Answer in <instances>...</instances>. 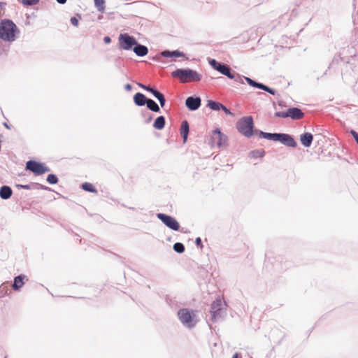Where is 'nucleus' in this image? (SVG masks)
Listing matches in <instances>:
<instances>
[{
    "label": "nucleus",
    "mask_w": 358,
    "mask_h": 358,
    "mask_svg": "<svg viewBox=\"0 0 358 358\" xmlns=\"http://www.w3.org/2000/svg\"><path fill=\"white\" fill-rule=\"evenodd\" d=\"M124 89L127 90V91H131V89H132V87L130 84H127L125 85L124 86Z\"/></svg>",
    "instance_id": "79ce46f5"
},
{
    "label": "nucleus",
    "mask_w": 358,
    "mask_h": 358,
    "mask_svg": "<svg viewBox=\"0 0 358 358\" xmlns=\"http://www.w3.org/2000/svg\"><path fill=\"white\" fill-rule=\"evenodd\" d=\"M209 317H206V320L208 323L209 326L211 327L212 323L217 321L220 319H222V315H208Z\"/></svg>",
    "instance_id": "bb28decb"
},
{
    "label": "nucleus",
    "mask_w": 358,
    "mask_h": 358,
    "mask_svg": "<svg viewBox=\"0 0 358 358\" xmlns=\"http://www.w3.org/2000/svg\"><path fill=\"white\" fill-rule=\"evenodd\" d=\"M120 47L125 50H129L136 44V39L127 34H121L119 36Z\"/></svg>",
    "instance_id": "0eeeda50"
},
{
    "label": "nucleus",
    "mask_w": 358,
    "mask_h": 358,
    "mask_svg": "<svg viewBox=\"0 0 358 358\" xmlns=\"http://www.w3.org/2000/svg\"><path fill=\"white\" fill-rule=\"evenodd\" d=\"M238 130L244 136L249 137L252 135L253 119L251 116L242 117L237 122Z\"/></svg>",
    "instance_id": "7ed1b4c3"
},
{
    "label": "nucleus",
    "mask_w": 358,
    "mask_h": 358,
    "mask_svg": "<svg viewBox=\"0 0 358 358\" xmlns=\"http://www.w3.org/2000/svg\"><path fill=\"white\" fill-rule=\"evenodd\" d=\"M134 101L136 105L142 106L146 104L148 99H146L144 94L138 92L134 95Z\"/></svg>",
    "instance_id": "aec40b11"
},
{
    "label": "nucleus",
    "mask_w": 358,
    "mask_h": 358,
    "mask_svg": "<svg viewBox=\"0 0 358 358\" xmlns=\"http://www.w3.org/2000/svg\"><path fill=\"white\" fill-rule=\"evenodd\" d=\"M172 76L179 78L182 83L199 81L201 76L189 69H178L172 73Z\"/></svg>",
    "instance_id": "f03ea898"
},
{
    "label": "nucleus",
    "mask_w": 358,
    "mask_h": 358,
    "mask_svg": "<svg viewBox=\"0 0 358 358\" xmlns=\"http://www.w3.org/2000/svg\"><path fill=\"white\" fill-rule=\"evenodd\" d=\"M232 358H238V353H235V354L233 355Z\"/></svg>",
    "instance_id": "de8ad7c7"
},
{
    "label": "nucleus",
    "mask_w": 358,
    "mask_h": 358,
    "mask_svg": "<svg viewBox=\"0 0 358 358\" xmlns=\"http://www.w3.org/2000/svg\"><path fill=\"white\" fill-rule=\"evenodd\" d=\"M157 217L169 229L173 231L179 230L180 224L174 217L164 213H157Z\"/></svg>",
    "instance_id": "20e7f679"
},
{
    "label": "nucleus",
    "mask_w": 358,
    "mask_h": 358,
    "mask_svg": "<svg viewBox=\"0 0 358 358\" xmlns=\"http://www.w3.org/2000/svg\"><path fill=\"white\" fill-rule=\"evenodd\" d=\"M278 139L277 141L281 142L282 144L292 147L295 148L296 146V143L294 141V139L289 134H278Z\"/></svg>",
    "instance_id": "f8f14e48"
},
{
    "label": "nucleus",
    "mask_w": 358,
    "mask_h": 358,
    "mask_svg": "<svg viewBox=\"0 0 358 358\" xmlns=\"http://www.w3.org/2000/svg\"><path fill=\"white\" fill-rule=\"evenodd\" d=\"M26 278V276L24 275H20L16 276L14 278V282L12 285L14 290H19L24 284V280Z\"/></svg>",
    "instance_id": "f3484780"
},
{
    "label": "nucleus",
    "mask_w": 358,
    "mask_h": 358,
    "mask_svg": "<svg viewBox=\"0 0 358 358\" xmlns=\"http://www.w3.org/2000/svg\"><path fill=\"white\" fill-rule=\"evenodd\" d=\"M222 110H223L225 113H227L228 115H231V111L228 108H227L224 106H223V105H222Z\"/></svg>",
    "instance_id": "4c0bfd02"
},
{
    "label": "nucleus",
    "mask_w": 358,
    "mask_h": 358,
    "mask_svg": "<svg viewBox=\"0 0 358 358\" xmlns=\"http://www.w3.org/2000/svg\"><path fill=\"white\" fill-rule=\"evenodd\" d=\"M71 23L75 26V27H78V19L76 17H73L71 18Z\"/></svg>",
    "instance_id": "e433bc0d"
},
{
    "label": "nucleus",
    "mask_w": 358,
    "mask_h": 358,
    "mask_svg": "<svg viewBox=\"0 0 358 358\" xmlns=\"http://www.w3.org/2000/svg\"><path fill=\"white\" fill-rule=\"evenodd\" d=\"M94 5L100 12H103L105 9V1L104 0H94Z\"/></svg>",
    "instance_id": "c85d7f7f"
},
{
    "label": "nucleus",
    "mask_w": 358,
    "mask_h": 358,
    "mask_svg": "<svg viewBox=\"0 0 358 358\" xmlns=\"http://www.w3.org/2000/svg\"><path fill=\"white\" fill-rule=\"evenodd\" d=\"M10 292L8 286L6 283H3L0 286V298L5 296Z\"/></svg>",
    "instance_id": "cd10ccee"
},
{
    "label": "nucleus",
    "mask_w": 358,
    "mask_h": 358,
    "mask_svg": "<svg viewBox=\"0 0 358 358\" xmlns=\"http://www.w3.org/2000/svg\"><path fill=\"white\" fill-rule=\"evenodd\" d=\"M264 155V151L262 150H257L250 152V156L252 158H260Z\"/></svg>",
    "instance_id": "c756f323"
},
{
    "label": "nucleus",
    "mask_w": 358,
    "mask_h": 358,
    "mask_svg": "<svg viewBox=\"0 0 358 358\" xmlns=\"http://www.w3.org/2000/svg\"><path fill=\"white\" fill-rule=\"evenodd\" d=\"M146 104H147V107L150 110L154 111V112H159L160 108H159V106L152 99H148Z\"/></svg>",
    "instance_id": "b1692460"
},
{
    "label": "nucleus",
    "mask_w": 358,
    "mask_h": 358,
    "mask_svg": "<svg viewBox=\"0 0 358 358\" xmlns=\"http://www.w3.org/2000/svg\"><path fill=\"white\" fill-rule=\"evenodd\" d=\"M27 169L32 171L36 175H41L45 172L50 171V169L41 163L35 161H29L26 164Z\"/></svg>",
    "instance_id": "6e6552de"
},
{
    "label": "nucleus",
    "mask_w": 358,
    "mask_h": 358,
    "mask_svg": "<svg viewBox=\"0 0 358 358\" xmlns=\"http://www.w3.org/2000/svg\"><path fill=\"white\" fill-rule=\"evenodd\" d=\"M189 124H188L187 121H186V120L182 121V122L181 124V127H180V134L183 138L184 143H185L187 141L188 134H189Z\"/></svg>",
    "instance_id": "6ab92c4d"
},
{
    "label": "nucleus",
    "mask_w": 358,
    "mask_h": 358,
    "mask_svg": "<svg viewBox=\"0 0 358 358\" xmlns=\"http://www.w3.org/2000/svg\"><path fill=\"white\" fill-rule=\"evenodd\" d=\"M207 106L213 110H219L222 109V104L214 101H208Z\"/></svg>",
    "instance_id": "a878e982"
},
{
    "label": "nucleus",
    "mask_w": 358,
    "mask_h": 358,
    "mask_svg": "<svg viewBox=\"0 0 358 358\" xmlns=\"http://www.w3.org/2000/svg\"><path fill=\"white\" fill-rule=\"evenodd\" d=\"M47 181L50 184H56L58 182L57 177L54 174H49L47 177Z\"/></svg>",
    "instance_id": "473e14b6"
},
{
    "label": "nucleus",
    "mask_w": 358,
    "mask_h": 358,
    "mask_svg": "<svg viewBox=\"0 0 358 358\" xmlns=\"http://www.w3.org/2000/svg\"><path fill=\"white\" fill-rule=\"evenodd\" d=\"M313 136L310 133H304L301 135L300 141L301 144L306 148H309L313 142Z\"/></svg>",
    "instance_id": "2eb2a0df"
},
{
    "label": "nucleus",
    "mask_w": 358,
    "mask_h": 358,
    "mask_svg": "<svg viewBox=\"0 0 358 358\" xmlns=\"http://www.w3.org/2000/svg\"><path fill=\"white\" fill-rule=\"evenodd\" d=\"M195 243L197 246H201V239L200 238H196L195 241Z\"/></svg>",
    "instance_id": "58836bf2"
},
{
    "label": "nucleus",
    "mask_w": 358,
    "mask_h": 358,
    "mask_svg": "<svg viewBox=\"0 0 358 358\" xmlns=\"http://www.w3.org/2000/svg\"><path fill=\"white\" fill-rule=\"evenodd\" d=\"M13 191L8 186L3 185L0 188V197L3 199H8L12 195Z\"/></svg>",
    "instance_id": "412c9836"
},
{
    "label": "nucleus",
    "mask_w": 358,
    "mask_h": 358,
    "mask_svg": "<svg viewBox=\"0 0 358 358\" xmlns=\"http://www.w3.org/2000/svg\"><path fill=\"white\" fill-rule=\"evenodd\" d=\"M217 71L227 76L230 79L235 78V73L231 71V69L226 64H221Z\"/></svg>",
    "instance_id": "dca6fc26"
},
{
    "label": "nucleus",
    "mask_w": 358,
    "mask_h": 358,
    "mask_svg": "<svg viewBox=\"0 0 358 358\" xmlns=\"http://www.w3.org/2000/svg\"><path fill=\"white\" fill-rule=\"evenodd\" d=\"M4 126H5L6 128H9L8 125L6 123H5V124H4Z\"/></svg>",
    "instance_id": "09e8293b"
},
{
    "label": "nucleus",
    "mask_w": 358,
    "mask_h": 358,
    "mask_svg": "<svg viewBox=\"0 0 358 358\" xmlns=\"http://www.w3.org/2000/svg\"><path fill=\"white\" fill-rule=\"evenodd\" d=\"M180 322L188 328L193 327L197 322L196 315H178Z\"/></svg>",
    "instance_id": "9b49d317"
},
{
    "label": "nucleus",
    "mask_w": 358,
    "mask_h": 358,
    "mask_svg": "<svg viewBox=\"0 0 358 358\" xmlns=\"http://www.w3.org/2000/svg\"><path fill=\"white\" fill-rule=\"evenodd\" d=\"M4 3H0V16L2 15Z\"/></svg>",
    "instance_id": "37998d69"
},
{
    "label": "nucleus",
    "mask_w": 358,
    "mask_h": 358,
    "mask_svg": "<svg viewBox=\"0 0 358 358\" xmlns=\"http://www.w3.org/2000/svg\"><path fill=\"white\" fill-rule=\"evenodd\" d=\"M39 0H21L22 3L26 6H33L36 4Z\"/></svg>",
    "instance_id": "f704fd0d"
},
{
    "label": "nucleus",
    "mask_w": 358,
    "mask_h": 358,
    "mask_svg": "<svg viewBox=\"0 0 358 358\" xmlns=\"http://www.w3.org/2000/svg\"><path fill=\"white\" fill-rule=\"evenodd\" d=\"M165 125V118L163 116H159L155 120L153 127L157 129H162Z\"/></svg>",
    "instance_id": "5701e85b"
},
{
    "label": "nucleus",
    "mask_w": 358,
    "mask_h": 358,
    "mask_svg": "<svg viewBox=\"0 0 358 358\" xmlns=\"http://www.w3.org/2000/svg\"><path fill=\"white\" fill-rule=\"evenodd\" d=\"M288 115L293 120H300L304 115L303 113L298 108H289Z\"/></svg>",
    "instance_id": "4468645a"
},
{
    "label": "nucleus",
    "mask_w": 358,
    "mask_h": 358,
    "mask_svg": "<svg viewBox=\"0 0 358 358\" xmlns=\"http://www.w3.org/2000/svg\"><path fill=\"white\" fill-rule=\"evenodd\" d=\"M178 313H186V314H188V313H190L189 311L186 310H182L180 311H179Z\"/></svg>",
    "instance_id": "a18cd8bd"
},
{
    "label": "nucleus",
    "mask_w": 358,
    "mask_h": 358,
    "mask_svg": "<svg viewBox=\"0 0 358 358\" xmlns=\"http://www.w3.org/2000/svg\"><path fill=\"white\" fill-rule=\"evenodd\" d=\"M19 187H20L21 188L24 189H31L29 185H19Z\"/></svg>",
    "instance_id": "ea45409f"
},
{
    "label": "nucleus",
    "mask_w": 358,
    "mask_h": 358,
    "mask_svg": "<svg viewBox=\"0 0 358 358\" xmlns=\"http://www.w3.org/2000/svg\"><path fill=\"white\" fill-rule=\"evenodd\" d=\"M278 134H275V133L271 134V133H266V132H264V131H260V133H259L260 136H262L264 138L275 141H277V140L278 139Z\"/></svg>",
    "instance_id": "393cba45"
},
{
    "label": "nucleus",
    "mask_w": 358,
    "mask_h": 358,
    "mask_svg": "<svg viewBox=\"0 0 358 358\" xmlns=\"http://www.w3.org/2000/svg\"><path fill=\"white\" fill-rule=\"evenodd\" d=\"M134 52L138 56L143 57L148 54V48L145 47V45L138 44L136 43V44L134 47Z\"/></svg>",
    "instance_id": "a211bd4d"
},
{
    "label": "nucleus",
    "mask_w": 358,
    "mask_h": 358,
    "mask_svg": "<svg viewBox=\"0 0 358 358\" xmlns=\"http://www.w3.org/2000/svg\"><path fill=\"white\" fill-rule=\"evenodd\" d=\"M82 187L84 190L90 192H96V190L91 183L85 182L82 185Z\"/></svg>",
    "instance_id": "7c9ffc66"
},
{
    "label": "nucleus",
    "mask_w": 358,
    "mask_h": 358,
    "mask_svg": "<svg viewBox=\"0 0 358 358\" xmlns=\"http://www.w3.org/2000/svg\"><path fill=\"white\" fill-rule=\"evenodd\" d=\"M19 29L17 26L10 20H3L0 22V38L8 42L14 41Z\"/></svg>",
    "instance_id": "f257e3e1"
},
{
    "label": "nucleus",
    "mask_w": 358,
    "mask_h": 358,
    "mask_svg": "<svg viewBox=\"0 0 358 358\" xmlns=\"http://www.w3.org/2000/svg\"><path fill=\"white\" fill-rule=\"evenodd\" d=\"M36 185L39 187L41 189H48L47 187H45L43 185H39V184H36Z\"/></svg>",
    "instance_id": "49530a36"
},
{
    "label": "nucleus",
    "mask_w": 358,
    "mask_h": 358,
    "mask_svg": "<svg viewBox=\"0 0 358 358\" xmlns=\"http://www.w3.org/2000/svg\"><path fill=\"white\" fill-rule=\"evenodd\" d=\"M138 85L140 86L141 88L151 92L153 94V96L159 101L160 106L162 108L165 106L166 99L163 94H162L161 92H158L157 90H155L154 88L150 86H146L141 83H138Z\"/></svg>",
    "instance_id": "1a4fd4ad"
},
{
    "label": "nucleus",
    "mask_w": 358,
    "mask_h": 358,
    "mask_svg": "<svg viewBox=\"0 0 358 358\" xmlns=\"http://www.w3.org/2000/svg\"><path fill=\"white\" fill-rule=\"evenodd\" d=\"M226 140V136L222 134L219 129H215L213 131L211 137L213 145H217L218 147H221L225 144Z\"/></svg>",
    "instance_id": "9d476101"
},
{
    "label": "nucleus",
    "mask_w": 358,
    "mask_h": 358,
    "mask_svg": "<svg viewBox=\"0 0 358 358\" xmlns=\"http://www.w3.org/2000/svg\"><path fill=\"white\" fill-rule=\"evenodd\" d=\"M103 41H104L105 43H106V44L110 43L111 41L110 38L108 36L104 37Z\"/></svg>",
    "instance_id": "a19ab883"
},
{
    "label": "nucleus",
    "mask_w": 358,
    "mask_h": 358,
    "mask_svg": "<svg viewBox=\"0 0 358 358\" xmlns=\"http://www.w3.org/2000/svg\"><path fill=\"white\" fill-rule=\"evenodd\" d=\"M162 55L165 57H184L185 55L182 52H180L178 50H174V51H169V50H164L162 52Z\"/></svg>",
    "instance_id": "4be33fe9"
},
{
    "label": "nucleus",
    "mask_w": 358,
    "mask_h": 358,
    "mask_svg": "<svg viewBox=\"0 0 358 358\" xmlns=\"http://www.w3.org/2000/svg\"><path fill=\"white\" fill-rule=\"evenodd\" d=\"M209 64L215 70L217 71V69H219V66L221 65V63H219L218 62H217L215 59H211L209 60Z\"/></svg>",
    "instance_id": "72a5a7b5"
},
{
    "label": "nucleus",
    "mask_w": 358,
    "mask_h": 358,
    "mask_svg": "<svg viewBox=\"0 0 358 358\" xmlns=\"http://www.w3.org/2000/svg\"><path fill=\"white\" fill-rule=\"evenodd\" d=\"M245 79L246 80V82L252 87H256V88H259V89H261V90H263L267 92H268L269 94H273L274 95L275 94V90L268 87V86L266 85H264V84L262 83H257L253 80H252L251 78H248V77H243V78H241L239 75H238V78H234L236 82H238V83H243V79Z\"/></svg>",
    "instance_id": "39448f33"
},
{
    "label": "nucleus",
    "mask_w": 358,
    "mask_h": 358,
    "mask_svg": "<svg viewBox=\"0 0 358 358\" xmlns=\"http://www.w3.org/2000/svg\"><path fill=\"white\" fill-rule=\"evenodd\" d=\"M227 311V305L222 296H217L211 304L210 313H219Z\"/></svg>",
    "instance_id": "423d86ee"
},
{
    "label": "nucleus",
    "mask_w": 358,
    "mask_h": 358,
    "mask_svg": "<svg viewBox=\"0 0 358 358\" xmlns=\"http://www.w3.org/2000/svg\"><path fill=\"white\" fill-rule=\"evenodd\" d=\"M173 250L178 253H182L185 251V246L181 243H176L173 245Z\"/></svg>",
    "instance_id": "2f4dec72"
},
{
    "label": "nucleus",
    "mask_w": 358,
    "mask_h": 358,
    "mask_svg": "<svg viewBox=\"0 0 358 358\" xmlns=\"http://www.w3.org/2000/svg\"><path fill=\"white\" fill-rule=\"evenodd\" d=\"M59 3L64 4L66 2L67 0H56Z\"/></svg>",
    "instance_id": "c03bdc74"
},
{
    "label": "nucleus",
    "mask_w": 358,
    "mask_h": 358,
    "mask_svg": "<svg viewBox=\"0 0 358 358\" xmlns=\"http://www.w3.org/2000/svg\"><path fill=\"white\" fill-rule=\"evenodd\" d=\"M201 99L199 97L189 96L186 99L185 104L191 110H195L201 106Z\"/></svg>",
    "instance_id": "ddd939ff"
},
{
    "label": "nucleus",
    "mask_w": 358,
    "mask_h": 358,
    "mask_svg": "<svg viewBox=\"0 0 358 358\" xmlns=\"http://www.w3.org/2000/svg\"><path fill=\"white\" fill-rule=\"evenodd\" d=\"M275 115L277 117H282V118L288 117H289L288 110L286 112H277L275 113Z\"/></svg>",
    "instance_id": "c9c22d12"
}]
</instances>
